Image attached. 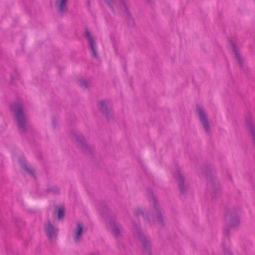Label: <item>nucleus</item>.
Listing matches in <instances>:
<instances>
[{
    "instance_id": "39448f33",
    "label": "nucleus",
    "mask_w": 255,
    "mask_h": 255,
    "mask_svg": "<svg viewBox=\"0 0 255 255\" xmlns=\"http://www.w3.org/2000/svg\"><path fill=\"white\" fill-rule=\"evenodd\" d=\"M149 201L153 203L154 207V219L159 224L162 225L163 223V218L159 210L157 200L152 194H150L149 196Z\"/></svg>"
},
{
    "instance_id": "f257e3e1",
    "label": "nucleus",
    "mask_w": 255,
    "mask_h": 255,
    "mask_svg": "<svg viewBox=\"0 0 255 255\" xmlns=\"http://www.w3.org/2000/svg\"><path fill=\"white\" fill-rule=\"evenodd\" d=\"M133 234L141 242L144 252L145 254L151 255L152 254V244L149 238L142 233L140 226L133 223Z\"/></svg>"
},
{
    "instance_id": "6ab92c4d",
    "label": "nucleus",
    "mask_w": 255,
    "mask_h": 255,
    "mask_svg": "<svg viewBox=\"0 0 255 255\" xmlns=\"http://www.w3.org/2000/svg\"><path fill=\"white\" fill-rule=\"evenodd\" d=\"M57 215L59 219H61L64 217V209L62 207L57 209Z\"/></svg>"
},
{
    "instance_id": "412c9836",
    "label": "nucleus",
    "mask_w": 255,
    "mask_h": 255,
    "mask_svg": "<svg viewBox=\"0 0 255 255\" xmlns=\"http://www.w3.org/2000/svg\"><path fill=\"white\" fill-rule=\"evenodd\" d=\"M224 253H225V255H231V254H232L231 251L228 249H226Z\"/></svg>"
},
{
    "instance_id": "7ed1b4c3",
    "label": "nucleus",
    "mask_w": 255,
    "mask_h": 255,
    "mask_svg": "<svg viewBox=\"0 0 255 255\" xmlns=\"http://www.w3.org/2000/svg\"><path fill=\"white\" fill-rule=\"evenodd\" d=\"M107 4L110 7L112 10L115 12V9L114 7V5L116 4L117 2L115 0H104ZM128 0H119V5L120 8L123 11L127 17L130 16V14L128 10Z\"/></svg>"
},
{
    "instance_id": "2eb2a0df",
    "label": "nucleus",
    "mask_w": 255,
    "mask_h": 255,
    "mask_svg": "<svg viewBox=\"0 0 255 255\" xmlns=\"http://www.w3.org/2000/svg\"><path fill=\"white\" fill-rule=\"evenodd\" d=\"M134 215L137 217L141 215L145 219V220H149V218L147 215V213H145L141 208H136L134 211Z\"/></svg>"
},
{
    "instance_id": "423d86ee",
    "label": "nucleus",
    "mask_w": 255,
    "mask_h": 255,
    "mask_svg": "<svg viewBox=\"0 0 255 255\" xmlns=\"http://www.w3.org/2000/svg\"><path fill=\"white\" fill-rule=\"evenodd\" d=\"M74 136L77 141L78 146L84 151L87 153L92 151V148L89 146L85 140L83 135L80 133H75Z\"/></svg>"
},
{
    "instance_id": "1a4fd4ad",
    "label": "nucleus",
    "mask_w": 255,
    "mask_h": 255,
    "mask_svg": "<svg viewBox=\"0 0 255 255\" xmlns=\"http://www.w3.org/2000/svg\"><path fill=\"white\" fill-rule=\"evenodd\" d=\"M109 228L115 237H119L120 236V226L115 221L111 220L109 221Z\"/></svg>"
},
{
    "instance_id": "20e7f679",
    "label": "nucleus",
    "mask_w": 255,
    "mask_h": 255,
    "mask_svg": "<svg viewBox=\"0 0 255 255\" xmlns=\"http://www.w3.org/2000/svg\"><path fill=\"white\" fill-rule=\"evenodd\" d=\"M198 114L200 121L202 123L205 130L209 133L210 132V127L208 120V117L205 109L201 106H197V107Z\"/></svg>"
},
{
    "instance_id": "a211bd4d",
    "label": "nucleus",
    "mask_w": 255,
    "mask_h": 255,
    "mask_svg": "<svg viewBox=\"0 0 255 255\" xmlns=\"http://www.w3.org/2000/svg\"><path fill=\"white\" fill-rule=\"evenodd\" d=\"M78 84L81 87L87 88L88 87L89 82L85 79H80Z\"/></svg>"
},
{
    "instance_id": "0eeeda50",
    "label": "nucleus",
    "mask_w": 255,
    "mask_h": 255,
    "mask_svg": "<svg viewBox=\"0 0 255 255\" xmlns=\"http://www.w3.org/2000/svg\"><path fill=\"white\" fill-rule=\"evenodd\" d=\"M83 232V225L82 223L78 222L76 224V227L73 230V237L76 243H79L81 240Z\"/></svg>"
},
{
    "instance_id": "f3484780",
    "label": "nucleus",
    "mask_w": 255,
    "mask_h": 255,
    "mask_svg": "<svg viewBox=\"0 0 255 255\" xmlns=\"http://www.w3.org/2000/svg\"><path fill=\"white\" fill-rule=\"evenodd\" d=\"M231 47H232V51L234 54V55H235L236 59L239 62H241L242 58H241V56L240 53H239V52L238 51V50L236 48L235 44L234 43H232L231 44Z\"/></svg>"
},
{
    "instance_id": "6e6552de",
    "label": "nucleus",
    "mask_w": 255,
    "mask_h": 255,
    "mask_svg": "<svg viewBox=\"0 0 255 255\" xmlns=\"http://www.w3.org/2000/svg\"><path fill=\"white\" fill-rule=\"evenodd\" d=\"M45 231L49 239L52 241L57 236L58 230L56 227L53 226L51 224L48 222L45 225Z\"/></svg>"
},
{
    "instance_id": "dca6fc26",
    "label": "nucleus",
    "mask_w": 255,
    "mask_h": 255,
    "mask_svg": "<svg viewBox=\"0 0 255 255\" xmlns=\"http://www.w3.org/2000/svg\"><path fill=\"white\" fill-rule=\"evenodd\" d=\"M19 162L20 164L21 167L23 168L26 171L29 173L32 176H34V172L30 166L27 165L25 162H23L21 159H19Z\"/></svg>"
},
{
    "instance_id": "4468645a",
    "label": "nucleus",
    "mask_w": 255,
    "mask_h": 255,
    "mask_svg": "<svg viewBox=\"0 0 255 255\" xmlns=\"http://www.w3.org/2000/svg\"><path fill=\"white\" fill-rule=\"evenodd\" d=\"M174 176L178 182L179 187L181 193L185 191L184 186V178L181 174L179 170H177L174 173Z\"/></svg>"
},
{
    "instance_id": "f8f14e48",
    "label": "nucleus",
    "mask_w": 255,
    "mask_h": 255,
    "mask_svg": "<svg viewBox=\"0 0 255 255\" xmlns=\"http://www.w3.org/2000/svg\"><path fill=\"white\" fill-rule=\"evenodd\" d=\"M227 220L230 227H236L240 223V219L238 216L233 215H227Z\"/></svg>"
},
{
    "instance_id": "ddd939ff",
    "label": "nucleus",
    "mask_w": 255,
    "mask_h": 255,
    "mask_svg": "<svg viewBox=\"0 0 255 255\" xmlns=\"http://www.w3.org/2000/svg\"><path fill=\"white\" fill-rule=\"evenodd\" d=\"M67 0H57L56 1V5L60 13L63 14L67 11Z\"/></svg>"
},
{
    "instance_id": "9b49d317",
    "label": "nucleus",
    "mask_w": 255,
    "mask_h": 255,
    "mask_svg": "<svg viewBox=\"0 0 255 255\" xmlns=\"http://www.w3.org/2000/svg\"><path fill=\"white\" fill-rule=\"evenodd\" d=\"M99 109L101 112L106 116L109 117L110 114V104L108 102L105 101H101L99 103Z\"/></svg>"
},
{
    "instance_id": "9d476101",
    "label": "nucleus",
    "mask_w": 255,
    "mask_h": 255,
    "mask_svg": "<svg viewBox=\"0 0 255 255\" xmlns=\"http://www.w3.org/2000/svg\"><path fill=\"white\" fill-rule=\"evenodd\" d=\"M85 35L89 41L90 47L92 51L93 56L97 57L98 56V54L95 47L94 41L88 30H86Z\"/></svg>"
},
{
    "instance_id": "aec40b11",
    "label": "nucleus",
    "mask_w": 255,
    "mask_h": 255,
    "mask_svg": "<svg viewBox=\"0 0 255 255\" xmlns=\"http://www.w3.org/2000/svg\"><path fill=\"white\" fill-rule=\"evenodd\" d=\"M51 191L56 194L59 193V189L56 187H53V189L51 190Z\"/></svg>"
},
{
    "instance_id": "f03ea898",
    "label": "nucleus",
    "mask_w": 255,
    "mask_h": 255,
    "mask_svg": "<svg viewBox=\"0 0 255 255\" xmlns=\"http://www.w3.org/2000/svg\"><path fill=\"white\" fill-rule=\"evenodd\" d=\"M11 110L14 113V116L17 126L21 131L25 128L26 121L21 106L18 103H14L11 106Z\"/></svg>"
}]
</instances>
